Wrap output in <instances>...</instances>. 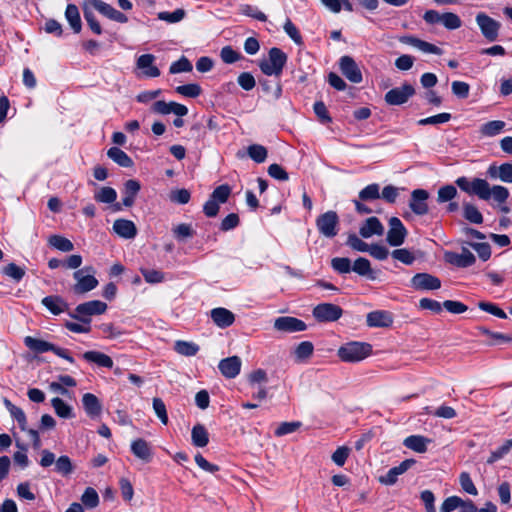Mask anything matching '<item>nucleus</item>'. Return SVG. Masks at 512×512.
Masks as SVG:
<instances>
[{
	"instance_id": "10",
	"label": "nucleus",
	"mask_w": 512,
	"mask_h": 512,
	"mask_svg": "<svg viewBox=\"0 0 512 512\" xmlns=\"http://www.w3.org/2000/svg\"><path fill=\"white\" fill-rule=\"evenodd\" d=\"M312 314L319 322H333L342 316L343 310L336 304L321 303L314 307Z\"/></svg>"
},
{
	"instance_id": "44",
	"label": "nucleus",
	"mask_w": 512,
	"mask_h": 512,
	"mask_svg": "<svg viewBox=\"0 0 512 512\" xmlns=\"http://www.w3.org/2000/svg\"><path fill=\"white\" fill-rule=\"evenodd\" d=\"M172 232L174 237L179 241L192 238L195 235V231L192 226L186 223H181L173 227Z\"/></svg>"
},
{
	"instance_id": "9",
	"label": "nucleus",
	"mask_w": 512,
	"mask_h": 512,
	"mask_svg": "<svg viewBox=\"0 0 512 512\" xmlns=\"http://www.w3.org/2000/svg\"><path fill=\"white\" fill-rule=\"evenodd\" d=\"M476 23L479 26L482 35L490 42L497 40L499 36V30L501 24L486 15L483 12H480L476 15Z\"/></svg>"
},
{
	"instance_id": "57",
	"label": "nucleus",
	"mask_w": 512,
	"mask_h": 512,
	"mask_svg": "<svg viewBox=\"0 0 512 512\" xmlns=\"http://www.w3.org/2000/svg\"><path fill=\"white\" fill-rule=\"evenodd\" d=\"M81 501L85 506H87L89 508H94L99 503L98 493L96 492V490L94 488L88 487L84 491V493L81 497Z\"/></svg>"
},
{
	"instance_id": "7",
	"label": "nucleus",
	"mask_w": 512,
	"mask_h": 512,
	"mask_svg": "<svg viewBox=\"0 0 512 512\" xmlns=\"http://www.w3.org/2000/svg\"><path fill=\"white\" fill-rule=\"evenodd\" d=\"M339 217L335 211H327L316 219L319 233L326 238H333L338 234Z\"/></svg>"
},
{
	"instance_id": "30",
	"label": "nucleus",
	"mask_w": 512,
	"mask_h": 512,
	"mask_svg": "<svg viewBox=\"0 0 512 512\" xmlns=\"http://www.w3.org/2000/svg\"><path fill=\"white\" fill-rule=\"evenodd\" d=\"M140 183L137 180L129 179L124 184V194L122 199L123 205L131 207L134 204L135 197L140 191Z\"/></svg>"
},
{
	"instance_id": "62",
	"label": "nucleus",
	"mask_w": 512,
	"mask_h": 512,
	"mask_svg": "<svg viewBox=\"0 0 512 512\" xmlns=\"http://www.w3.org/2000/svg\"><path fill=\"white\" fill-rule=\"evenodd\" d=\"M452 92L455 96L465 99L469 96L470 86L463 81H454L451 85Z\"/></svg>"
},
{
	"instance_id": "26",
	"label": "nucleus",
	"mask_w": 512,
	"mask_h": 512,
	"mask_svg": "<svg viewBox=\"0 0 512 512\" xmlns=\"http://www.w3.org/2000/svg\"><path fill=\"white\" fill-rule=\"evenodd\" d=\"M82 404L86 414L92 418L98 417L102 411L99 399L92 393H85L82 397Z\"/></svg>"
},
{
	"instance_id": "13",
	"label": "nucleus",
	"mask_w": 512,
	"mask_h": 512,
	"mask_svg": "<svg viewBox=\"0 0 512 512\" xmlns=\"http://www.w3.org/2000/svg\"><path fill=\"white\" fill-rule=\"evenodd\" d=\"M411 286L416 290H437L441 287V281L429 273H417L411 279Z\"/></svg>"
},
{
	"instance_id": "43",
	"label": "nucleus",
	"mask_w": 512,
	"mask_h": 512,
	"mask_svg": "<svg viewBox=\"0 0 512 512\" xmlns=\"http://www.w3.org/2000/svg\"><path fill=\"white\" fill-rule=\"evenodd\" d=\"M49 244L62 252H70L74 249L73 243L60 235H53L49 238Z\"/></svg>"
},
{
	"instance_id": "29",
	"label": "nucleus",
	"mask_w": 512,
	"mask_h": 512,
	"mask_svg": "<svg viewBox=\"0 0 512 512\" xmlns=\"http://www.w3.org/2000/svg\"><path fill=\"white\" fill-rule=\"evenodd\" d=\"M431 442L430 439L421 435H411L405 438L403 444L408 449L417 453H424L427 451V445Z\"/></svg>"
},
{
	"instance_id": "47",
	"label": "nucleus",
	"mask_w": 512,
	"mask_h": 512,
	"mask_svg": "<svg viewBox=\"0 0 512 512\" xmlns=\"http://www.w3.org/2000/svg\"><path fill=\"white\" fill-rule=\"evenodd\" d=\"M446 29L455 30L461 27L462 21L460 17L452 12H446L441 15L440 22Z\"/></svg>"
},
{
	"instance_id": "58",
	"label": "nucleus",
	"mask_w": 512,
	"mask_h": 512,
	"mask_svg": "<svg viewBox=\"0 0 512 512\" xmlns=\"http://www.w3.org/2000/svg\"><path fill=\"white\" fill-rule=\"evenodd\" d=\"M481 331L484 335L491 339V341L488 343L489 345H501L512 341V337L506 334L491 332L487 329H482Z\"/></svg>"
},
{
	"instance_id": "34",
	"label": "nucleus",
	"mask_w": 512,
	"mask_h": 512,
	"mask_svg": "<svg viewBox=\"0 0 512 512\" xmlns=\"http://www.w3.org/2000/svg\"><path fill=\"white\" fill-rule=\"evenodd\" d=\"M65 18L75 33H79L82 28L80 13L75 4H68L65 10Z\"/></svg>"
},
{
	"instance_id": "51",
	"label": "nucleus",
	"mask_w": 512,
	"mask_h": 512,
	"mask_svg": "<svg viewBox=\"0 0 512 512\" xmlns=\"http://www.w3.org/2000/svg\"><path fill=\"white\" fill-rule=\"evenodd\" d=\"M95 200L101 203H113L117 198L115 189L102 187L94 196Z\"/></svg>"
},
{
	"instance_id": "41",
	"label": "nucleus",
	"mask_w": 512,
	"mask_h": 512,
	"mask_svg": "<svg viewBox=\"0 0 512 512\" xmlns=\"http://www.w3.org/2000/svg\"><path fill=\"white\" fill-rule=\"evenodd\" d=\"M55 471L64 477L70 475L74 471L71 459L66 455L60 456L56 459Z\"/></svg>"
},
{
	"instance_id": "45",
	"label": "nucleus",
	"mask_w": 512,
	"mask_h": 512,
	"mask_svg": "<svg viewBox=\"0 0 512 512\" xmlns=\"http://www.w3.org/2000/svg\"><path fill=\"white\" fill-rule=\"evenodd\" d=\"M361 201H372L380 198V186L377 183L370 184L359 192Z\"/></svg>"
},
{
	"instance_id": "5",
	"label": "nucleus",
	"mask_w": 512,
	"mask_h": 512,
	"mask_svg": "<svg viewBox=\"0 0 512 512\" xmlns=\"http://www.w3.org/2000/svg\"><path fill=\"white\" fill-rule=\"evenodd\" d=\"M24 344L26 345V347H28L31 351L35 353H44L47 351H52L57 356L65 359L66 361L74 363V358L70 356L67 349L58 347L48 341L34 338L32 336H27L24 338Z\"/></svg>"
},
{
	"instance_id": "4",
	"label": "nucleus",
	"mask_w": 512,
	"mask_h": 512,
	"mask_svg": "<svg viewBox=\"0 0 512 512\" xmlns=\"http://www.w3.org/2000/svg\"><path fill=\"white\" fill-rule=\"evenodd\" d=\"M95 270L92 266H86L73 273L76 283L72 290L75 294H85L98 286V280L94 277Z\"/></svg>"
},
{
	"instance_id": "33",
	"label": "nucleus",
	"mask_w": 512,
	"mask_h": 512,
	"mask_svg": "<svg viewBox=\"0 0 512 512\" xmlns=\"http://www.w3.org/2000/svg\"><path fill=\"white\" fill-rule=\"evenodd\" d=\"M352 271L360 276H365L370 280H375L376 278L371 268L370 261L364 257H359L354 261L352 265Z\"/></svg>"
},
{
	"instance_id": "60",
	"label": "nucleus",
	"mask_w": 512,
	"mask_h": 512,
	"mask_svg": "<svg viewBox=\"0 0 512 512\" xmlns=\"http://www.w3.org/2000/svg\"><path fill=\"white\" fill-rule=\"evenodd\" d=\"M346 244L353 250L359 252H368L370 246L366 242L361 240L356 234H349Z\"/></svg>"
},
{
	"instance_id": "32",
	"label": "nucleus",
	"mask_w": 512,
	"mask_h": 512,
	"mask_svg": "<svg viewBox=\"0 0 512 512\" xmlns=\"http://www.w3.org/2000/svg\"><path fill=\"white\" fill-rule=\"evenodd\" d=\"M506 126V123L501 120H493L482 124L479 128V133L483 137H494L500 134Z\"/></svg>"
},
{
	"instance_id": "28",
	"label": "nucleus",
	"mask_w": 512,
	"mask_h": 512,
	"mask_svg": "<svg viewBox=\"0 0 512 512\" xmlns=\"http://www.w3.org/2000/svg\"><path fill=\"white\" fill-rule=\"evenodd\" d=\"M87 362L95 363L100 367L112 368L113 360L110 356L99 351H87L82 355Z\"/></svg>"
},
{
	"instance_id": "20",
	"label": "nucleus",
	"mask_w": 512,
	"mask_h": 512,
	"mask_svg": "<svg viewBox=\"0 0 512 512\" xmlns=\"http://www.w3.org/2000/svg\"><path fill=\"white\" fill-rule=\"evenodd\" d=\"M487 175L492 179H500L505 183H512V161L503 163L500 166L490 165Z\"/></svg>"
},
{
	"instance_id": "2",
	"label": "nucleus",
	"mask_w": 512,
	"mask_h": 512,
	"mask_svg": "<svg viewBox=\"0 0 512 512\" xmlns=\"http://www.w3.org/2000/svg\"><path fill=\"white\" fill-rule=\"evenodd\" d=\"M286 62L287 55L281 49L273 47L268 52V58L259 63V68L267 76L279 77Z\"/></svg>"
},
{
	"instance_id": "52",
	"label": "nucleus",
	"mask_w": 512,
	"mask_h": 512,
	"mask_svg": "<svg viewBox=\"0 0 512 512\" xmlns=\"http://www.w3.org/2000/svg\"><path fill=\"white\" fill-rule=\"evenodd\" d=\"M457 195V189L453 185H445L439 188L437 193V202L445 203L454 199Z\"/></svg>"
},
{
	"instance_id": "27",
	"label": "nucleus",
	"mask_w": 512,
	"mask_h": 512,
	"mask_svg": "<svg viewBox=\"0 0 512 512\" xmlns=\"http://www.w3.org/2000/svg\"><path fill=\"white\" fill-rule=\"evenodd\" d=\"M42 304L54 315H59L68 309V304L60 296H46Z\"/></svg>"
},
{
	"instance_id": "38",
	"label": "nucleus",
	"mask_w": 512,
	"mask_h": 512,
	"mask_svg": "<svg viewBox=\"0 0 512 512\" xmlns=\"http://www.w3.org/2000/svg\"><path fill=\"white\" fill-rule=\"evenodd\" d=\"M4 405L10 412L11 416L18 422L19 427L22 431L26 430L27 420L24 411L15 406L10 400L4 399Z\"/></svg>"
},
{
	"instance_id": "49",
	"label": "nucleus",
	"mask_w": 512,
	"mask_h": 512,
	"mask_svg": "<svg viewBox=\"0 0 512 512\" xmlns=\"http://www.w3.org/2000/svg\"><path fill=\"white\" fill-rule=\"evenodd\" d=\"M331 266L332 268L340 273V274H346L352 271V265L349 258L346 257H335L331 260Z\"/></svg>"
},
{
	"instance_id": "48",
	"label": "nucleus",
	"mask_w": 512,
	"mask_h": 512,
	"mask_svg": "<svg viewBox=\"0 0 512 512\" xmlns=\"http://www.w3.org/2000/svg\"><path fill=\"white\" fill-rule=\"evenodd\" d=\"M86 4L91 5L99 13H101L103 16L107 17L108 19L112 18L113 14L116 10L110 4H108L102 0H86Z\"/></svg>"
},
{
	"instance_id": "11",
	"label": "nucleus",
	"mask_w": 512,
	"mask_h": 512,
	"mask_svg": "<svg viewBox=\"0 0 512 512\" xmlns=\"http://www.w3.org/2000/svg\"><path fill=\"white\" fill-rule=\"evenodd\" d=\"M406 236L407 230L401 220L397 217H391L386 236L387 243L392 247H398L404 243Z\"/></svg>"
},
{
	"instance_id": "1",
	"label": "nucleus",
	"mask_w": 512,
	"mask_h": 512,
	"mask_svg": "<svg viewBox=\"0 0 512 512\" xmlns=\"http://www.w3.org/2000/svg\"><path fill=\"white\" fill-rule=\"evenodd\" d=\"M456 185L469 195H475L479 199L487 201L493 198L498 204L504 203L509 198V190L501 185L490 187L487 180L482 178L459 177L455 181Z\"/></svg>"
},
{
	"instance_id": "56",
	"label": "nucleus",
	"mask_w": 512,
	"mask_h": 512,
	"mask_svg": "<svg viewBox=\"0 0 512 512\" xmlns=\"http://www.w3.org/2000/svg\"><path fill=\"white\" fill-rule=\"evenodd\" d=\"M231 194V188L227 184L220 185L214 189L210 197L217 203H225Z\"/></svg>"
},
{
	"instance_id": "35",
	"label": "nucleus",
	"mask_w": 512,
	"mask_h": 512,
	"mask_svg": "<svg viewBox=\"0 0 512 512\" xmlns=\"http://www.w3.org/2000/svg\"><path fill=\"white\" fill-rule=\"evenodd\" d=\"M192 444L196 447H205L209 443V434L202 424H196L191 431Z\"/></svg>"
},
{
	"instance_id": "22",
	"label": "nucleus",
	"mask_w": 512,
	"mask_h": 512,
	"mask_svg": "<svg viewBox=\"0 0 512 512\" xmlns=\"http://www.w3.org/2000/svg\"><path fill=\"white\" fill-rule=\"evenodd\" d=\"M131 451L144 463H149L153 456L150 444L142 438H138L131 443Z\"/></svg>"
},
{
	"instance_id": "17",
	"label": "nucleus",
	"mask_w": 512,
	"mask_h": 512,
	"mask_svg": "<svg viewBox=\"0 0 512 512\" xmlns=\"http://www.w3.org/2000/svg\"><path fill=\"white\" fill-rule=\"evenodd\" d=\"M415 464L414 459H406L398 466L392 467L389 471L379 477V482L384 485H393L397 482L398 476L405 473L409 468Z\"/></svg>"
},
{
	"instance_id": "55",
	"label": "nucleus",
	"mask_w": 512,
	"mask_h": 512,
	"mask_svg": "<svg viewBox=\"0 0 512 512\" xmlns=\"http://www.w3.org/2000/svg\"><path fill=\"white\" fill-rule=\"evenodd\" d=\"M191 62L185 57L182 56L178 61L173 62L169 68V72L171 74H178L182 72H190L192 71Z\"/></svg>"
},
{
	"instance_id": "8",
	"label": "nucleus",
	"mask_w": 512,
	"mask_h": 512,
	"mask_svg": "<svg viewBox=\"0 0 512 512\" xmlns=\"http://www.w3.org/2000/svg\"><path fill=\"white\" fill-rule=\"evenodd\" d=\"M415 88L410 83H403L400 87L393 88L385 94V102L388 105L396 106L408 102L415 95Z\"/></svg>"
},
{
	"instance_id": "53",
	"label": "nucleus",
	"mask_w": 512,
	"mask_h": 512,
	"mask_svg": "<svg viewBox=\"0 0 512 512\" xmlns=\"http://www.w3.org/2000/svg\"><path fill=\"white\" fill-rule=\"evenodd\" d=\"M201 87L198 84L190 83L176 87V92L185 97L195 98L201 94Z\"/></svg>"
},
{
	"instance_id": "25",
	"label": "nucleus",
	"mask_w": 512,
	"mask_h": 512,
	"mask_svg": "<svg viewBox=\"0 0 512 512\" xmlns=\"http://www.w3.org/2000/svg\"><path fill=\"white\" fill-rule=\"evenodd\" d=\"M114 232L124 239H133L137 234V228L135 224L126 219H117L113 224Z\"/></svg>"
},
{
	"instance_id": "42",
	"label": "nucleus",
	"mask_w": 512,
	"mask_h": 512,
	"mask_svg": "<svg viewBox=\"0 0 512 512\" xmlns=\"http://www.w3.org/2000/svg\"><path fill=\"white\" fill-rule=\"evenodd\" d=\"M186 16L184 9L179 8L173 12L162 11L157 14L159 20L168 22L170 24L178 23L182 21Z\"/></svg>"
},
{
	"instance_id": "61",
	"label": "nucleus",
	"mask_w": 512,
	"mask_h": 512,
	"mask_svg": "<svg viewBox=\"0 0 512 512\" xmlns=\"http://www.w3.org/2000/svg\"><path fill=\"white\" fill-rule=\"evenodd\" d=\"M313 344L309 341L301 342L295 349L297 359L304 360L309 358L313 353Z\"/></svg>"
},
{
	"instance_id": "54",
	"label": "nucleus",
	"mask_w": 512,
	"mask_h": 512,
	"mask_svg": "<svg viewBox=\"0 0 512 512\" xmlns=\"http://www.w3.org/2000/svg\"><path fill=\"white\" fill-rule=\"evenodd\" d=\"M391 256L405 265H411L415 261V256L406 248L395 249Z\"/></svg>"
},
{
	"instance_id": "21",
	"label": "nucleus",
	"mask_w": 512,
	"mask_h": 512,
	"mask_svg": "<svg viewBox=\"0 0 512 512\" xmlns=\"http://www.w3.org/2000/svg\"><path fill=\"white\" fill-rule=\"evenodd\" d=\"M211 319L219 328H227L235 321V315L223 307L214 308L210 312Z\"/></svg>"
},
{
	"instance_id": "3",
	"label": "nucleus",
	"mask_w": 512,
	"mask_h": 512,
	"mask_svg": "<svg viewBox=\"0 0 512 512\" xmlns=\"http://www.w3.org/2000/svg\"><path fill=\"white\" fill-rule=\"evenodd\" d=\"M372 353V346L365 342H349L338 349V356L344 362H359Z\"/></svg>"
},
{
	"instance_id": "37",
	"label": "nucleus",
	"mask_w": 512,
	"mask_h": 512,
	"mask_svg": "<svg viewBox=\"0 0 512 512\" xmlns=\"http://www.w3.org/2000/svg\"><path fill=\"white\" fill-rule=\"evenodd\" d=\"M463 209V217L473 224H482L483 223V215L479 211L476 205L464 202L462 205Z\"/></svg>"
},
{
	"instance_id": "14",
	"label": "nucleus",
	"mask_w": 512,
	"mask_h": 512,
	"mask_svg": "<svg viewBox=\"0 0 512 512\" xmlns=\"http://www.w3.org/2000/svg\"><path fill=\"white\" fill-rule=\"evenodd\" d=\"M429 198L428 191L424 189H415L411 193L409 207L416 215H425L428 213L427 200Z\"/></svg>"
},
{
	"instance_id": "46",
	"label": "nucleus",
	"mask_w": 512,
	"mask_h": 512,
	"mask_svg": "<svg viewBox=\"0 0 512 512\" xmlns=\"http://www.w3.org/2000/svg\"><path fill=\"white\" fill-rule=\"evenodd\" d=\"M248 156L256 163H263L267 158V149L259 144H252L247 149Z\"/></svg>"
},
{
	"instance_id": "23",
	"label": "nucleus",
	"mask_w": 512,
	"mask_h": 512,
	"mask_svg": "<svg viewBox=\"0 0 512 512\" xmlns=\"http://www.w3.org/2000/svg\"><path fill=\"white\" fill-rule=\"evenodd\" d=\"M383 232L384 226L382 225L380 220L375 216L366 219L359 229V234L363 238H370L373 235H382Z\"/></svg>"
},
{
	"instance_id": "31",
	"label": "nucleus",
	"mask_w": 512,
	"mask_h": 512,
	"mask_svg": "<svg viewBox=\"0 0 512 512\" xmlns=\"http://www.w3.org/2000/svg\"><path fill=\"white\" fill-rule=\"evenodd\" d=\"M403 42L415 47L416 49L424 53H431L436 55L442 54V50L436 45L420 40L415 37H407L403 40Z\"/></svg>"
},
{
	"instance_id": "64",
	"label": "nucleus",
	"mask_w": 512,
	"mask_h": 512,
	"mask_svg": "<svg viewBox=\"0 0 512 512\" xmlns=\"http://www.w3.org/2000/svg\"><path fill=\"white\" fill-rule=\"evenodd\" d=\"M350 454V448L347 446H341L336 449V451L332 454V461L337 465L342 467L348 456Z\"/></svg>"
},
{
	"instance_id": "12",
	"label": "nucleus",
	"mask_w": 512,
	"mask_h": 512,
	"mask_svg": "<svg viewBox=\"0 0 512 512\" xmlns=\"http://www.w3.org/2000/svg\"><path fill=\"white\" fill-rule=\"evenodd\" d=\"M274 328L277 331L292 333L306 330L307 326L304 321L291 317L281 316L275 319Z\"/></svg>"
},
{
	"instance_id": "63",
	"label": "nucleus",
	"mask_w": 512,
	"mask_h": 512,
	"mask_svg": "<svg viewBox=\"0 0 512 512\" xmlns=\"http://www.w3.org/2000/svg\"><path fill=\"white\" fill-rule=\"evenodd\" d=\"M460 506H462V499L458 496H450L442 503L440 512H452L458 508L460 509Z\"/></svg>"
},
{
	"instance_id": "24",
	"label": "nucleus",
	"mask_w": 512,
	"mask_h": 512,
	"mask_svg": "<svg viewBox=\"0 0 512 512\" xmlns=\"http://www.w3.org/2000/svg\"><path fill=\"white\" fill-rule=\"evenodd\" d=\"M366 322L369 327H389L393 318L389 312L377 310L367 314Z\"/></svg>"
},
{
	"instance_id": "36",
	"label": "nucleus",
	"mask_w": 512,
	"mask_h": 512,
	"mask_svg": "<svg viewBox=\"0 0 512 512\" xmlns=\"http://www.w3.org/2000/svg\"><path fill=\"white\" fill-rule=\"evenodd\" d=\"M107 156L121 167L129 168L133 165L132 159L120 148L111 147L107 151Z\"/></svg>"
},
{
	"instance_id": "40",
	"label": "nucleus",
	"mask_w": 512,
	"mask_h": 512,
	"mask_svg": "<svg viewBox=\"0 0 512 512\" xmlns=\"http://www.w3.org/2000/svg\"><path fill=\"white\" fill-rule=\"evenodd\" d=\"M51 405L52 407L54 408L55 410V413L61 417V418H65V419H70L72 418L74 415H73V412H72V408L71 406H69L68 404H66L61 398L59 397H55L51 400Z\"/></svg>"
},
{
	"instance_id": "50",
	"label": "nucleus",
	"mask_w": 512,
	"mask_h": 512,
	"mask_svg": "<svg viewBox=\"0 0 512 512\" xmlns=\"http://www.w3.org/2000/svg\"><path fill=\"white\" fill-rule=\"evenodd\" d=\"M3 274L7 277L13 279L16 282H19L25 276V270L16 265L15 263H9L6 265L3 270Z\"/></svg>"
},
{
	"instance_id": "19",
	"label": "nucleus",
	"mask_w": 512,
	"mask_h": 512,
	"mask_svg": "<svg viewBox=\"0 0 512 512\" xmlns=\"http://www.w3.org/2000/svg\"><path fill=\"white\" fill-rule=\"evenodd\" d=\"M446 260L457 267L466 268L476 261L474 254L467 248H462L461 253H447Z\"/></svg>"
},
{
	"instance_id": "18",
	"label": "nucleus",
	"mask_w": 512,
	"mask_h": 512,
	"mask_svg": "<svg viewBox=\"0 0 512 512\" xmlns=\"http://www.w3.org/2000/svg\"><path fill=\"white\" fill-rule=\"evenodd\" d=\"M154 61L155 56L153 54H143L138 57L136 66L144 76L155 78L160 76V70L154 65Z\"/></svg>"
},
{
	"instance_id": "6",
	"label": "nucleus",
	"mask_w": 512,
	"mask_h": 512,
	"mask_svg": "<svg viewBox=\"0 0 512 512\" xmlns=\"http://www.w3.org/2000/svg\"><path fill=\"white\" fill-rule=\"evenodd\" d=\"M107 310V304L99 301L92 300L82 304H79L75 308V313L71 314L72 318L79 320L84 324H90L91 316L93 315H101Z\"/></svg>"
},
{
	"instance_id": "59",
	"label": "nucleus",
	"mask_w": 512,
	"mask_h": 512,
	"mask_svg": "<svg viewBox=\"0 0 512 512\" xmlns=\"http://www.w3.org/2000/svg\"><path fill=\"white\" fill-rule=\"evenodd\" d=\"M221 59L226 64H232L241 59V54L235 51L231 46H225L220 52Z\"/></svg>"
},
{
	"instance_id": "39",
	"label": "nucleus",
	"mask_w": 512,
	"mask_h": 512,
	"mask_svg": "<svg viewBox=\"0 0 512 512\" xmlns=\"http://www.w3.org/2000/svg\"><path fill=\"white\" fill-rule=\"evenodd\" d=\"M199 346L194 342L178 340L174 344V350L183 356L191 357L198 353Z\"/></svg>"
},
{
	"instance_id": "16",
	"label": "nucleus",
	"mask_w": 512,
	"mask_h": 512,
	"mask_svg": "<svg viewBox=\"0 0 512 512\" xmlns=\"http://www.w3.org/2000/svg\"><path fill=\"white\" fill-rule=\"evenodd\" d=\"M241 366L242 361L238 356L224 358L218 364L221 374L228 379L237 377L241 371Z\"/></svg>"
},
{
	"instance_id": "15",
	"label": "nucleus",
	"mask_w": 512,
	"mask_h": 512,
	"mask_svg": "<svg viewBox=\"0 0 512 512\" xmlns=\"http://www.w3.org/2000/svg\"><path fill=\"white\" fill-rule=\"evenodd\" d=\"M339 66L342 74L352 83L357 84L362 81V73L352 57H341Z\"/></svg>"
}]
</instances>
